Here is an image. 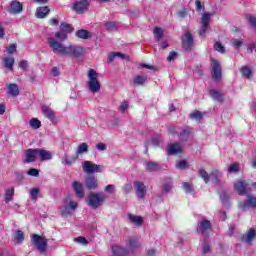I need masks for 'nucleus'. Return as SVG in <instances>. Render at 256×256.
I'll list each match as a JSON object with an SVG mask.
<instances>
[{
	"label": "nucleus",
	"instance_id": "obj_1",
	"mask_svg": "<svg viewBox=\"0 0 256 256\" xmlns=\"http://www.w3.org/2000/svg\"><path fill=\"white\" fill-rule=\"evenodd\" d=\"M48 45L50 49H52L53 53H55V55H59V57L79 59V57H83V55H85V48L75 44L65 46L53 37L48 38Z\"/></svg>",
	"mask_w": 256,
	"mask_h": 256
},
{
	"label": "nucleus",
	"instance_id": "obj_2",
	"mask_svg": "<svg viewBox=\"0 0 256 256\" xmlns=\"http://www.w3.org/2000/svg\"><path fill=\"white\" fill-rule=\"evenodd\" d=\"M87 77V88L89 91H91V93H99V91H101V83L97 77V71H95V69H90L88 71Z\"/></svg>",
	"mask_w": 256,
	"mask_h": 256
},
{
	"label": "nucleus",
	"instance_id": "obj_3",
	"mask_svg": "<svg viewBox=\"0 0 256 256\" xmlns=\"http://www.w3.org/2000/svg\"><path fill=\"white\" fill-rule=\"evenodd\" d=\"M105 194L101 192L90 193L88 196V205L92 209H99L105 203Z\"/></svg>",
	"mask_w": 256,
	"mask_h": 256
},
{
	"label": "nucleus",
	"instance_id": "obj_4",
	"mask_svg": "<svg viewBox=\"0 0 256 256\" xmlns=\"http://www.w3.org/2000/svg\"><path fill=\"white\" fill-rule=\"evenodd\" d=\"M82 169L84 173L91 175L93 173H103V166L95 164L91 161H84L82 164Z\"/></svg>",
	"mask_w": 256,
	"mask_h": 256
},
{
	"label": "nucleus",
	"instance_id": "obj_5",
	"mask_svg": "<svg viewBox=\"0 0 256 256\" xmlns=\"http://www.w3.org/2000/svg\"><path fill=\"white\" fill-rule=\"evenodd\" d=\"M32 243L37 247L40 253H45L47 251V239L38 234L32 235Z\"/></svg>",
	"mask_w": 256,
	"mask_h": 256
},
{
	"label": "nucleus",
	"instance_id": "obj_6",
	"mask_svg": "<svg viewBox=\"0 0 256 256\" xmlns=\"http://www.w3.org/2000/svg\"><path fill=\"white\" fill-rule=\"evenodd\" d=\"M89 0H78L73 3L72 11H75L78 15H83L85 11L89 9Z\"/></svg>",
	"mask_w": 256,
	"mask_h": 256
},
{
	"label": "nucleus",
	"instance_id": "obj_7",
	"mask_svg": "<svg viewBox=\"0 0 256 256\" xmlns=\"http://www.w3.org/2000/svg\"><path fill=\"white\" fill-rule=\"evenodd\" d=\"M238 207H239L240 211H247V209H249V207H251L252 209H255L256 197L251 194H247L246 201L244 203H240L238 205Z\"/></svg>",
	"mask_w": 256,
	"mask_h": 256
},
{
	"label": "nucleus",
	"instance_id": "obj_8",
	"mask_svg": "<svg viewBox=\"0 0 256 256\" xmlns=\"http://www.w3.org/2000/svg\"><path fill=\"white\" fill-rule=\"evenodd\" d=\"M234 189L237 191L238 195H247V191H250L249 184L245 180H237L234 183Z\"/></svg>",
	"mask_w": 256,
	"mask_h": 256
},
{
	"label": "nucleus",
	"instance_id": "obj_9",
	"mask_svg": "<svg viewBox=\"0 0 256 256\" xmlns=\"http://www.w3.org/2000/svg\"><path fill=\"white\" fill-rule=\"evenodd\" d=\"M134 189L138 199H143L147 195V186L141 181L134 182Z\"/></svg>",
	"mask_w": 256,
	"mask_h": 256
},
{
	"label": "nucleus",
	"instance_id": "obj_10",
	"mask_svg": "<svg viewBox=\"0 0 256 256\" xmlns=\"http://www.w3.org/2000/svg\"><path fill=\"white\" fill-rule=\"evenodd\" d=\"M8 12H10L11 15H19V13H23V3L12 1L8 7Z\"/></svg>",
	"mask_w": 256,
	"mask_h": 256
},
{
	"label": "nucleus",
	"instance_id": "obj_11",
	"mask_svg": "<svg viewBox=\"0 0 256 256\" xmlns=\"http://www.w3.org/2000/svg\"><path fill=\"white\" fill-rule=\"evenodd\" d=\"M212 77L215 81L221 79V64L215 59H212Z\"/></svg>",
	"mask_w": 256,
	"mask_h": 256
},
{
	"label": "nucleus",
	"instance_id": "obj_12",
	"mask_svg": "<svg viewBox=\"0 0 256 256\" xmlns=\"http://www.w3.org/2000/svg\"><path fill=\"white\" fill-rule=\"evenodd\" d=\"M72 189L76 193V196L79 199H83L85 197V190H83V184H81L79 181H74L72 183Z\"/></svg>",
	"mask_w": 256,
	"mask_h": 256
},
{
	"label": "nucleus",
	"instance_id": "obj_13",
	"mask_svg": "<svg viewBox=\"0 0 256 256\" xmlns=\"http://www.w3.org/2000/svg\"><path fill=\"white\" fill-rule=\"evenodd\" d=\"M85 185L86 188L89 189V191H95V189H97V187L99 186V182L94 176H88L85 180Z\"/></svg>",
	"mask_w": 256,
	"mask_h": 256
},
{
	"label": "nucleus",
	"instance_id": "obj_14",
	"mask_svg": "<svg viewBox=\"0 0 256 256\" xmlns=\"http://www.w3.org/2000/svg\"><path fill=\"white\" fill-rule=\"evenodd\" d=\"M182 45L186 50H189L193 47V35H191V32H186L184 34V38L182 39Z\"/></svg>",
	"mask_w": 256,
	"mask_h": 256
},
{
	"label": "nucleus",
	"instance_id": "obj_15",
	"mask_svg": "<svg viewBox=\"0 0 256 256\" xmlns=\"http://www.w3.org/2000/svg\"><path fill=\"white\" fill-rule=\"evenodd\" d=\"M37 155V149H27L24 163H35V161H37Z\"/></svg>",
	"mask_w": 256,
	"mask_h": 256
},
{
	"label": "nucleus",
	"instance_id": "obj_16",
	"mask_svg": "<svg viewBox=\"0 0 256 256\" xmlns=\"http://www.w3.org/2000/svg\"><path fill=\"white\" fill-rule=\"evenodd\" d=\"M183 153V146L180 143L171 144L168 148V155H179Z\"/></svg>",
	"mask_w": 256,
	"mask_h": 256
},
{
	"label": "nucleus",
	"instance_id": "obj_17",
	"mask_svg": "<svg viewBox=\"0 0 256 256\" xmlns=\"http://www.w3.org/2000/svg\"><path fill=\"white\" fill-rule=\"evenodd\" d=\"M38 157H40L41 161H51L53 159V153L45 150L37 148Z\"/></svg>",
	"mask_w": 256,
	"mask_h": 256
},
{
	"label": "nucleus",
	"instance_id": "obj_18",
	"mask_svg": "<svg viewBox=\"0 0 256 256\" xmlns=\"http://www.w3.org/2000/svg\"><path fill=\"white\" fill-rule=\"evenodd\" d=\"M221 172L219 170H213L209 174V179L211 183H214V185H221Z\"/></svg>",
	"mask_w": 256,
	"mask_h": 256
},
{
	"label": "nucleus",
	"instance_id": "obj_19",
	"mask_svg": "<svg viewBox=\"0 0 256 256\" xmlns=\"http://www.w3.org/2000/svg\"><path fill=\"white\" fill-rule=\"evenodd\" d=\"M256 237V232L253 228H251L246 234H244L242 237H241V241L243 243H252L253 239H255Z\"/></svg>",
	"mask_w": 256,
	"mask_h": 256
},
{
	"label": "nucleus",
	"instance_id": "obj_20",
	"mask_svg": "<svg viewBox=\"0 0 256 256\" xmlns=\"http://www.w3.org/2000/svg\"><path fill=\"white\" fill-rule=\"evenodd\" d=\"M50 11L51 10H49V7H47V6L37 8V10H36L37 19H45V17H47V15L50 13Z\"/></svg>",
	"mask_w": 256,
	"mask_h": 256
},
{
	"label": "nucleus",
	"instance_id": "obj_21",
	"mask_svg": "<svg viewBox=\"0 0 256 256\" xmlns=\"http://www.w3.org/2000/svg\"><path fill=\"white\" fill-rule=\"evenodd\" d=\"M112 256H127V250L119 245L112 247Z\"/></svg>",
	"mask_w": 256,
	"mask_h": 256
},
{
	"label": "nucleus",
	"instance_id": "obj_22",
	"mask_svg": "<svg viewBox=\"0 0 256 256\" xmlns=\"http://www.w3.org/2000/svg\"><path fill=\"white\" fill-rule=\"evenodd\" d=\"M75 209H77V202L71 201L62 211V215L67 217V215H71V211H75Z\"/></svg>",
	"mask_w": 256,
	"mask_h": 256
},
{
	"label": "nucleus",
	"instance_id": "obj_23",
	"mask_svg": "<svg viewBox=\"0 0 256 256\" xmlns=\"http://www.w3.org/2000/svg\"><path fill=\"white\" fill-rule=\"evenodd\" d=\"M147 83V76H136L132 79V85L142 87Z\"/></svg>",
	"mask_w": 256,
	"mask_h": 256
},
{
	"label": "nucleus",
	"instance_id": "obj_24",
	"mask_svg": "<svg viewBox=\"0 0 256 256\" xmlns=\"http://www.w3.org/2000/svg\"><path fill=\"white\" fill-rule=\"evenodd\" d=\"M42 111L44 117L49 119V121H55V112H53L49 107L47 106H42Z\"/></svg>",
	"mask_w": 256,
	"mask_h": 256
},
{
	"label": "nucleus",
	"instance_id": "obj_25",
	"mask_svg": "<svg viewBox=\"0 0 256 256\" xmlns=\"http://www.w3.org/2000/svg\"><path fill=\"white\" fill-rule=\"evenodd\" d=\"M144 165H145L146 171H148L149 173L159 171V169H160L159 164H157L155 162H146Z\"/></svg>",
	"mask_w": 256,
	"mask_h": 256
},
{
	"label": "nucleus",
	"instance_id": "obj_26",
	"mask_svg": "<svg viewBox=\"0 0 256 256\" xmlns=\"http://www.w3.org/2000/svg\"><path fill=\"white\" fill-rule=\"evenodd\" d=\"M128 219L131 221V223H134L135 225H138L141 227L143 225V218L141 216L128 214Z\"/></svg>",
	"mask_w": 256,
	"mask_h": 256
},
{
	"label": "nucleus",
	"instance_id": "obj_27",
	"mask_svg": "<svg viewBox=\"0 0 256 256\" xmlns=\"http://www.w3.org/2000/svg\"><path fill=\"white\" fill-rule=\"evenodd\" d=\"M13 195H15V187H10L5 190V203L13 201Z\"/></svg>",
	"mask_w": 256,
	"mask_h": 256
},
{
	"label": "nucleus",
	"instance_id": "obj_28",
	"mask_svg": "<svg viewBox=\"0 0 256 256\" xmlns=\"http://www.w3.org/2000/svg\"><path fill=\"white\" fill-rule=\"evenodd\" d=\"M76 37L78 39H91V32L85 30V29H80L75 33Z\"/></svg>",
	"mask_w": 256,
	"mask_h": 256
},
{
	"label": "nucleus",
	"instance_id": "obj_29",
	"mask_svg": "<svg viewBox=\"0 0 256 256\" xmlns=\"http://www.w3.org/2000/svg\"><path fill=\"white\" fill-rule=\"evenodd\" d=\"M198 175L199 177H201V179H203L204 183H210V179H209V173L206 172L205 168L201 167L198 169Z\"/></svg>",
	"mask_w": 256,
	"mask_h": 256
},
{
	"label": "nucleus",
	"instance_id": "obj_30",
	"mask_svg": "<svg viewBox=\"0 0 256 256\" xmlns=\"http://www.w3.org/2000/svg\"><path fill=\"white\" fill-rule=\"evenodd\" d=\"M8 94L12 95V97L19 96V86H17V84H9Z\"/></svg>",
	"mask_w": 256,
	"mask_h": 256
},
{
	"label": "nucleus",
	"instance_id": "obj_31",
	"mask_svg": "<svg viewBox=\"0 0 256 256\" xmlns=\"http://www.w3.org/2000/svg\"><path fill=\"white\" fill-rule=\"evenodd\" d=\"M180 141H189L191 137V131L189 129L182 130L178 135Z\"/></svg>",
	"mask_w": 256,
	"mask_h": 256
},
{
	"label": "nucleus",
	"instance_id": "obj_32",
	"mask_svg": "<svg viewBox=\"0 0 256 256\" xmlns=\"http://www.w3.org/2000/svg\"><path fill=\"white\" fill-rule=\"evenodd\" d=\"M60 31L63 33H66V35H69V33L73 32V26L69 25L67 22H62L60 25Z\"/></svg>",
	"mask_w": 256,
	"mask_h": 256
},
{
	"label": "nucleus",
	"instance_id": "obj_33",
	"mask_svg": "<svg viewBox=\"0 0 256 256\" xmlns=\"http://www.w3.org/2000/svg\"><path fill=\"white\" fill-rule=\"evenodd\" d=\"M14 241H16V243H23V241H25V233H23V231L21 230H16L15 231V235H14Z\"/></svg>",
	"mask_w": 256,
	"mask_h": 256
},
{
	"label": "nucleus",
	"instance_id": "obj_34",
	"mask_svg": "<svg viewBox=\"0 0 256 256\" xmlns=\"http://www.w3.org/2000/svg\"><path fill=\"white\" fill-rule=\"evenodd\" d=\"M210 96L212 97V99H214V101H218L219 103H221V101H223L224 99L223 94H221V92L217 90H211Z\"/></svg>",
	"mask_w": 256,
	"mask_h": 256
},
{
	"label": "nucleus",
	"instance_id": "obj_35",
	"mask_svg": "<svg viewBox=\"0 0 256 256\" xmlns=\"http://www.w3.org/2000/svg\"><path fill=\"white\" fill-rule=\"evenodd\" d=\"M211 21V14L209 13H204L202 15V19H201V25L202 27H209V23Z\"/></svg>",
	"mask_w": 256,
	"mask_h": 256
},
{
	"label": "nucleus",
	"instance_id": "obj_36",
	"mask_svg": "<svg viewBox=\"0 0 256 256\" xmlns=\"http://www.w3.org/2000/svg\"><path fill=\"white\" fill-rule=\"evenodd\" d=\"M200 229L202 233H205V231H209L211 229V222L207 219H204L200 223Z\"/></svg>",
	"mask_w": 256,
	"mask_h": 256
},
{
	"label": "nucleus",
	"instance_id": "obj_37",
	"mask_svg": "<svg viewBox=\"0 0 256 256\" xmlns=\"http://www.w3.org/2000/svg\"><path fill=\"white\" fill-rule=\"evenodd\" d=\"M4 65L6 69H13V65H15V58L13 57H6L3 59Z\"/></svg>",
	"mask_w": 256,
	"mask_h": 256
},
{
	"label": "nucleus",
	"instance_id": "obj_38",
	"mask_svg": "<svg viewBox=\"0 0 256 256\" xmlns=\"http://www.w3.org/2000/svg\"><path fill=\"white\" fill-rule=\"evenodd\" d=\"M88 151H89V146L87 145V143H81L78 146L76 155H83V153H87Z\"/></svg>",
	"mask_w": 256,
	"mask_h": 256
},
{
	"label": "nucleus",
	"instance_id": "obj_39",
	"mask_svg": "<svg viewBox=\"0 0 256 256\" xmlns=\"http://www.w3.org/2000/svg\"><path fill=\"white\" fill-rule=\"evenodd\" d=\"M240 72L243 77H246V79H251V75H253V72L247 66L242 67Z\"/></svg>",
	"mask_w": 256,
	"mask_h": 256
},
{
	"label": "nucleus",
	"instance_id": "obj_40",
	"mask_svg": "<svg viewBox=\"0 0 256 256\" xmlns=\"http://www.w3.org/2000/svg\"><path fill=\"white\" fill-rule=\"evenodd\" d=\"M128 245L130 249H137L138 247H140L141 244L139 243V240H137V238H129Z\"/></svg>",
	"mask_w": 256,
	"mask_h": 256
},
{
	"label": "nucleus",
	"instance_id": "obj_41",
	"mask_svg": "<svg viewBox=\"0 0 256 256\" xmlns=\"http://www.w3.org/2000/svg\"><path fill=\"white\" fill-rule=\"evenodd\" d=\"M67 36L68 34L65 32H62V30L55 33V37L56 39H58V41H60V43H63V41H67Z\"/></svg>",
	"mask_w": 256,
	"mask_h": 256
},
{
	"label": "nucleus",
	"instance_id": "obj_42",
	"mask_svg": "<svg viewBox=\"0 0 256 256\" xmlns=\"http://www.w3.org/2000/svg\"><path fill=\"white\" fill-rule=\"evenodd\" d=\"M190 119H194L195 121H201L203 119V113L201 111H194L189 115Z\"/></svg>",
	"mask_w": 256,
	"mask_h": 256
},
{
	"label": "nucleus",
	"instance_id": "obj_43",
	"mask_svg": "<svg viewBox=\"0 0 256 256\" xmlns=\"http://www.w3.org/2000/svg\"><path fill=\"white\" fill-rule=\"evenodd\" d=\"M29 125L32 127V129H39L41 127V122L37 118H32L29 121Z\"/></svg>",
	"mask_w": 256,
	"mask_h": 256
},
{
	"label": "nucleus",
	"instance_id": "obj_44",
	"mask_svg": "<svg viewBox=\"0 0 256 256\" xmlns=\"http://www.w3.org/2000/svg\"><path fill=\"white\" fill-rule=\"evenodd\" d=\"M214 49L215 51H218V53H225V46H223L221 42H215Z\"/></svg>",
	"mask_w": 256,
	"mask_h": 256
},
{
	"label": "nucleus",
	"instance_id": "obj_45",
	"mask_svg": "<svg viewBox=\"0 0 256 256\" xmlns=\"http://www.w3.org/2000/svg\"><path fill=\"white\" fill-rule=\"evenodd\" d=\"M128 109H129V102L127 100L122 101L119 107V111H121V113H125V111H127Z\"/></svg>",
	"mask_w": 256,
	"mask_h": 256
},
{
	"label": "nucleus",
	"instance_id": "obj_46",
	"mask_svg": "<svg viewBox=\"0 0 256 256\" xmlns=\"http://www.w3.org/2000/svg\"><path fill=\"white\" fill-rule=\"evenodd\" d=\"M183 189H184L185 193H193V184L185 182V183H183Z\"/></svg>",
	"mask_w": 256,
	"mask_h": 256
},
{
	"label": "nucleus",
	"instance_id": "obj_47",
	"mask_svg": "<svg viewBox=\"0 0 256 256\" xmlns=\"http://www.w3.org/2000/svg\"><path fill=\"white\" fill-rule=\"evenodd\" d=\"M75 243H79L80 245H89V241L85 237H76L74 238Z\"/></svg>",
	"mask_w": 256,
	"mask_h": 256
},
{
	"label": "nucleus",
	"instance_id": "obj_48",
	"mask_svg": "<svg viewBox=\"0 0 256 256\" xmlns=\"http://www.w3.org/2000/svg\"><path fill=\"white\" fill-rule=\"evenodd\" d=\"M232 43V47H234V49H241L242 45H243V41L239 40V39H234L231 41Z\"/></svg>",
	"mask_w": 256,
	"mask_h": 256
},
{
	"label": "nucleus",
	"instance_id": "obj_49",
	"mask_svg": "<svg viewBox=\"0 0 256 256\" xmlns=\"http://www.w3.org/2000/svg\"><path fill=\"white\" fill-rule=\"evenodd\" d=\"M154 35L157 39H163V30L159 27L154 29Z\"/></svg>",
	"mask_w": 256,
	"mask_h": 256
},
{
	"label": "nucleus",
	"instance_id": "obj_50",
	"mask_svg": "<svg viewBox=\"0 0 256 256\" xmlns=\"http://www.w3.org/2000/svg\"><path fill=\"white\" fill-rule=\"evenodd\" d=\"M176 168L177 169H182V170L187 169V161L181 160V161L177 162L176 163Z\"/></svg>",
	"mask_w": 256,
	"mask_h": 256
},
{
	"label": "nucleus",
	"instance_id": "obj_51",
	"mask_svg": "<svg viewBox=\"0 0 256 256\" xmlns=\"http://www.w3.org/2000/svg\"><path fill=\"white\" fill-rule=\"evenodd\" d=\"M228 173H239V165L238 164H232L228 168Z\"/></svg>",
	"mask_w": 256,
	"mask_h": 256
},
{
	"label": "nucleus",
	"instance_id": "obj_52",
	"mask_svg": "<svg viewBox=\"0 0 256 256\" xmlns=\"http://www.w3.org/2000/svg\"><path fill=\"white\" fill-rule=\"evenodd\" d=\"M75 161H77V158L73 157L71 160L69 158H67L66 156L64 157V159L62 160V164L63 165H73V163H75Z\"/></svg>",
	"mask_w": 256,
	"mask_h": 256
},
{
	"label": "nucleus",
	"instance_id": "obj_53",
	"mask_svg": "<svg viewBox=\"0 0 256 256\" xmlns=\"http://www.w3.org/2000/svg\"><path fill=\"white\" fill-rule=\"evenodd\" d=\"M122 191L125 193V195H127L133 191V186L131 184H125L122 188Z\"/></svg>",
	"mask_w": 256,
	"mask_h": 256
},
{
	"label": "nucleus",
	"instance_id": "obj_54",
	"mask_svg": "<svg viewBox=\"0 0 256 256\" xmlns=\"http://www.w3.org/2000/svg\"><path fill=\"white\" fill-rule=\"evenodd\" d=\"M30 195L34 201L37 200V197L39 195V188H32L30 191Z\"/></svg>",
	"mask_w": 256,
	"mask_h": 256
},
{
	"label": "nucleus",
	"instance_id": "obj_55",
	"mask_svg": "<svg viewBox=\"0 0 256 256\" xmlns=\"http://www.w3.org/2000/svg\"><path fill=\"white\" fill-rule=\"evenodd\" d=\"M105 28L107 29V31H113V29H117V25L115 24V22H107L105 24Z\"/></svg>",
	"mask_w": 256,
	"mask_h": 256
},
{
	"label": "nucleus",
	"instance_id": "obj_56",
	"mask_svg": "<svg viewBox=\"0 0 256 256\" xmlns=\"http://www.w3.org/2000/svg\"><path fill=\"white\" fill-rule=\"evenodd\" d=\"M27 175H30V177H39V170L35 168H31L28 172Z\"/></svg>",
	"mask_w": 256,
	"mask_h": 256
},
{
	"label": "nucleus",
	"instance_id": "obj_57",
	"mask_svg": "<svg viewBox=\"0 0 256 256\" xmlns=\"http://www.w3.org/2000/svg\"><path fill=\"white\" fill-rule=\"evenodd\" d=\"M171 189H173V183H167L163 186V192L164 193H171Z\"/></svg>",
	"mask_w": 256,
	"mask_h": 256
},
{
	"label": "nucleus",
	"instance_id": "obj_58",
	"mask_svg": "<svg viewBox=\"0 0 256 256\" xmlns=\"http://www.w3.org/2000/svg\"><path fill=\"white\" fill-rule=\"evenodd\" d=\"M104 191H106V193H110V194L115 193V185L110 184V185L105 186Z\"/></svg>",
	"mask_w": 256,
	"mask_h": 256
},
{
	"label": "nucleus",
	"instance_id": "obj_59",
	"mask_svg": "<svg viewBox=\"0 0 256 256\" xmlns=\"http://www.w3.org/2000/svg\"><path fill=\"white\" fill-rule=\"evenodd\" d=\"M202 253L207 255V253H211V246L209 244L202 245Z\"/></svg>",
	"mask_w": 256,
	"mask_h": 256
},
{
	"label": "nucleus",
	"instance_id": "obj_60",
	"mask_svg": "<svg viewBox=\"0 0 256 256\" xmlns=\"http://www.w3.org/2000/svg\"><path fill=\"white\" fill-rule=\"evenodd\" d=\"M14 175L16 177L17 183H21V181H23V179H25V176L21 172H14Z\"/></svg>",
	"mask_w": 256,
	"mask_h": 256
},
{
	"label": "nucleus",
	"instance_id": "obj_61",
	"mask_svg": "<svg viewBox=\"0 0 256 256\" xmlns=\"http://www.w3.org/2000/svg\"><path fill=\"white\" fill-rule=\"evenodd\" d=\"M19 67L22 69V71H27V68L29 67L27 60H21L19 63Z\"/></svg>",
	"mask_w": 256,
	"mask_h": 256
},
{
	"label": "nucleus",
	"instance_id": "obj_62",
	"mask_svg": "<svg viewBox=\"0 0 256 256\" xmlns=\"http://www.w3.org/2000/svg\"><path fill=\"white\" fill-rule=\"evenodd\" d=\"M175 59H177V52L175 51L170 52L167 57V61L171 62V61H175Z\"/></svg>",
	"mask_w": 256,
	"mask_h": 256
},
{
	"label": "nucleus",
	"instance_id": "obj_63",
	"mask_svg": "<svg viewBox=\"0 0 256 256\" xmlns=\"http://www.w3.org/2000/svg\"><path fill=\"white\" fill-rule=\"evenodd\" d=\"M17 51V45L16 44H11L8 47V53L9 55H13V53H15Z\"/></svg>",
	"mask_w": 256,
	"mask_h": 256
},
{
	"label": "nucleus",
	"instance_id": "obj_64",
	"mask_svg": "<svg viewBox=\"0 0 256 256\" xmlns=\"http://www.w3.org/2000/svg\"><path fill=\"white\" fill-rule=\"evenodd\" d=\"M117 57V52H112L108 55V63H113Z\"/></svg>",
	"mask_w": 256,
	"mask_h": 256
}]
</instances>
